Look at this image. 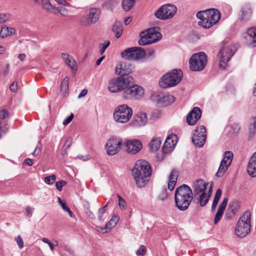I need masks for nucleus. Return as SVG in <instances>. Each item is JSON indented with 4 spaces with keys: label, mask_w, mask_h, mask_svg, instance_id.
<instances>
[{
    "label": "nucleus",
    "mask_w": 256,
    "mask_h": 256,
    "mask_svg": "<svg viewBox=\"0 0 256 256\" xmlns=\"http://www.w3.org/2000/svg\"><path fill=\"white\" fill-rule=\"evenodd\" d=\"M150 164L145 160H138L132 170V174L138 188H143L148 183L152 174Z\"/></svg>",
    "instance_id": "f257e3e1"
},
{
    "label": "nucleus",
    "mask_w": 256,
    "mask_h": 256,
    "mask_svg": "<svg viewBox=\"0 0 256 256\" xmlns=\"http://www.w3.org/2000/svg\"><path fill=\"white\" fill-rule=\"evenodd\" d=\"M192 198V190L188 186L182 184L176 188L174 194L175 204L180 210L184 211L187 210Z\"/></svg>",
    "instance_id": "f03ea898"
},
{
    "label": "nucleus",
    "mask_w": 256,
    "mask_h": 256,
    "mask_svg": "<svg viewBox=\"0 0 256 256\" xmlns=\"http://www.w3.org/2000/svg\"><path fill=\"white\" fill-rule=\"evenodd\" d=\"M196 17L200 20L198 26L204 28H208L218 23L220 18V12L215 8L201 10L196 13Z\"/></svg>",
    "instance_id": "7ed1b4c3"
},
{
    "label": "nucleus",
    "mask_w": 256,
    "mask_h": 256,
    "mask_svg": "<svg viewBox=\"0 0 256 256\" xmlns=\"http://www.w3.org/2000/svg\"><path fill=\"white\" fill-rule=\"evenodd\" d=\"M250 212H246L238 219L235 228L234 233L239 238L248 235L250 230Z\"/></svg>",
    "instance_id": "20e7f679"
},
{
    "label": "nucleus",
    "mask_w": 256,
    "mask_h": 256,
    "mask_svg": "<svg viewBox=\"0 0 256 256\" xmlns=\"http://www.w3.org/2000/svg\"><path fill=\"white\" fill-rule=\"evenodd\" d=\"M182 78V72L180 70H173L160 78V86L162 88L174 86L181 81Z\"/></svg>",
    "instance_id": "39448f33"
},
{
    "label": "nucleus",
    "mask_w": 256,
    "mask_h": 256,
    "mask_svg": "<svg viewBox=\"0 0 256 256\" xmlns=\"http://www.w3.org/2000/svg\"><path fill=\"white\" fill-rule=\"evenodd\" d=\"M132 115V110L126 104L117 106L113 112V118L115 122L119 124L128 122Z\"/></svg>",
    "instance_id": "423d86ee"
},
{
    "label": "nucleus",
    "mask_w": 256,
    "mask_h": 256,
    "mask_svg": "<svg viewBox=\"0 0 256 256\" xmlns=\"http://www.w3.org/2000/svg\"><path fill=\"white\" fill-rule=\"evenodd\" d=\"M207 61V56L204 52L194 54L189 60L190 68L194 72L201 71L206 67Z\"/></svg>",
    "instance_id": "0eeeda50"
},
{
    "label": "nucleus",
    "mask_w": 256,
    "mask_h": 256,
    "mask_svg": "<svg viewBox=\"0 0 256 256\" xmlns=\"http://www.w3.org/2000/svg\"><path fill=\"white\" fill-rule=\"evenodd\" d=\"M235 52V46L232 44L224 43L222 47L220 49L218 57L220 64V68H224L226 63L229 61Z\"/></svg>",
    "instance_id": "6e6552de"
},
{
    "label": "nucleus",
    "mask_w": 256,
    "mask_h": 256,
    "mask_svg": "<svg viewBox=\"0 0 256 256\" xmlns=\"http://www.w3.org/2000/svg\"><path fill=\"white\" fill-rule=\"evenodd\" d=\"M176 7L170 4H164L159 8L154 13L156 17L160 20L172 18L176 14Z\"/></svg>",
    "instance_id": "1a4fd4ad"
},
{
    "label": "nucleus",
    "mask_w": 256,
    "mask_h": 256,
    "mask_svg": "<svg viewBox=\"0 0 256 256\" xmlns=\"http://www.w3.org/2000/svg\"><path fill=\"white\" fill-rule=\"evenodd\" d=\"M151 100L158 107L168 106L172 104L176 100L172 94L166 93H155L151 96Z\"/></svg>",
    "instance_id": "9d476101"
},
{
    "label": "nucleus",
    "mask_w": 256,
    "mask_h": 256,
    "mask_svg": "<svg viewBox=\"0 0 256 256\" xmlns=\"http://www.w3.org/2000/svg\"><path fill=\"white\" fill-rule=\"evenodd\" d=\"M146 52L142 48L132 47L126 50L121 53V56L124 59L130 60H138L143 58Z\"/></svg>",
    "instance_id": "9b49d317"
},
{
    "label": "nucleus",
    "mask_w": 256,
    "mask_h": 256,
    "mask_svg": "<svg viewBox=\"0 0 256 256\" xmlns=\"http://www.w3.org/2000/svg\"><path fill=\"white\" fill-rule=\"evenodd\" d=\"M122 140L120 138H112L108 140L105 144L106 154L109 156H114L120 150Z\"/></svg>",
    "instance_id": "f8f14e48"
},
{
    "label": "nucleus",
    "mask_w": 256,
    "mask_h": 256,
    "mask_svg": "<svg viewBox=\"0 0 256 256\" xmlns=\"http://www.w3.org/2000/svg\"><path fill=\"white\" fill-rule=\"evenodd\" d=\"M233 154L230 151L226 152L221 161L218 172L216 174L217 177H222L227 170L228 166L232 163L233 158Z\"/></svg>",
    "instance_id": "ddd939ff"
},
{
    "label": "nucleus",
    "mask_w": 256,
    "mask_h": 256,
    "mask_svg": "<svg viewBox=\"0 0 256 256\" xmlns=\"http://www.w3.org/2000/svg\"><path fill=\"white\" fill-rule=\"evenodd\" d=\"M206 138V128L203 126H200L194 130L192 142L195 146L200 148L204 144Z\"/></svg>",
    "instance_id": "4468645a"
},
{
    "label": "nucleus",
    "mask_w": 256,
    "mask_h": 256,
    "mask_svg": "<svg viewBox=\"0 0 256 256\" xmlns=\"http://www.w3.org/2000/svg\"><path fill=\"white\" fill-rule=\"evenodd\" d=\"M144 89L140 86L134 85L124 91V96L128 99H140L144 95Z\"/></svg>",
    "instance_id": "2eb2a0df"
},
{
    "label": "nucleus",
    "mask_w": 256,
    "mask_h": 256,
    "mask_svg": "<svg viewBox=\"0 0 256 256\" xmlns=\"http://www.w3.org/2000/svg\"><path fill=\"white\" fill-rule=\"evenodd\" d=\"M100 14V9L90 8L89 14L82 18V24L86 26H88L92 24H95L98 20Z\"/></svg>",
    "instance_id": "dca6fc26"
},
{
    "label": "nucleus",
    "mask_w": 256,
    "mask_h": 256,
    "mask_svg": "<svg viewBox=\"0 0 256 256\" xmlns=\"http://www.w3.org/2000/svg\"><path fill=\"white\" fill-rule=\"evenodd\" d=\"M124 144L126 147V150L132 154H137L142 148L141 141L136 139L127 140Z\"/></svg>",
    "instance_id": "f3484780"
},
{
    "label": "nucleus",
    "mask_w": 256,
    "mask_h": 256,
    "mask_svg": "<svg viewBox=\"0 0 256 256\" xmlns=\"http://www.w3.org/2000/svg\"><path fill=\"white\" fill-rule=\"evenodd\" d=\"M211 187V190H212V185L211 183H206L204 180L202 179H198L195 180L192 184V188L194 192V194H198V193L205 192L206 190H209Z\"/></svg>",
    "instance_id": "a211bd4d"
},
{
    "label": "nucleus",
    "mask_w": 256,
    "mask_h": 256,
    "mask_svg": "<svg viewBox=\"0 0 256 256\" xmlns=\"http://www.w3.org/2000/svg\"><path fill=\"white\" fill-rule=\"evenodd\" d=\"M209 190H206L205 192H202L198 193V194H194V199L197 200V202L201 206H205L209 200L210 195L212 192L211 190V187Z\"/></svg>",
    "instance_id": "6ab92c4d"
},
{
    "label": "nucleus",
    "mask_w": 256,
    "mask_h": 256,
    "mask_svg": "<svg viewBox=\"0 0 256 256\" xmlns=\"http://www.w3.org/2000/svg\"><path fill=\"white\" fill-rule=\"evenodd\" d=\"M202 111L198 107H194L188 114L186 122L189 125H194L200 118Z\"/></svg>",
    "instance_id": "aec40b11"
},
{
    "label": "nucleus",
    "mask_w": 256,
    "mask_h": 256,
    "mask_svg": "<svg viewBox=\"0 0 256 256\" xmlns=\"http://www.w3.org/2000/svg\"><path fill=\"white\" fill-rule=\"evenodd\" d=\"M147 122L146 114L143 112H139L134 116L132 124L134 127H140L146 125Z\"/></svg>",
    "instance_id": "412c9836"
},
{
    "label": "nucleus",
    "mask_w": 256,
    "mask_h": 256,
    "mask_svg": "<svg viewBox=\"0 0 256 256\" xmlns=\"http://www.w3.org/2000/svg\"><path fill=\"white\" fill-rule=\"evenodd\" d=\"M132 71V66L126 62H121L118 64L116 68V72L121 76L128 74Z\"/></svg>",
    "instance_id": "4be33fe9"
},
{
    "label": "nucleus",
    "mask_w": 256,
    "mask_h": 256,
    "mask_svg": "<svg viewBox=\"0 0 256 256\" xmlns=\"http://www.w3.org/2000/svg\"><path fill=\"white\" fill-rule=\"evenodd\" d=\"M252 10L249 4H245L240 8L239 18L242 20H247L251 16Z\"/></svg>",
    "instance_id": "5701e85b"
},
{
    "label": "nucleus",
    "mask_w": 256,
    "mask_h": 256,
    "mask_svg": "<svg viewBox=\"0 0 256 256\" xmlns=\"http://www.w3.org/2000/svg\"><path fill=\"white\" fill-rule=\"evenodd\" d=\"M122 90L129 88L134 84V78L128 74H124V76L119 77Z\"/></svg>",
    "instance_id": "b1692460"
},
{
    "label": "nucleus",
    "mask_w": 256,
    "mask_h": 256,
    "mask_svg": "<svg viewBox=\"0 0 256 256\" xmlns=\"http://www.w3.org/2000/svg\"><path fill=\"white\" fill-rule=\"evenodd\" d=\"M108 88L112 93H116L122 91L119 77L110 80L108 82Z\"/></svg>",
    "instance_id": "393cba45"
},
{
    "label": "nucleus",
    "mask_w": 256,
    "mask_h": 256,
    "mask_svg": "<svg viewBox=\"0 0 256 256\" xmlns=\"http://www.w3.org/2000/svg\"><path fill=\"white\" fill-rule=\"evenodd\" d=\"M248 174L252 178L256 176V152L251 156L247 168Z\"/></svg>",
    "instance_id": "a878e982"
},
{
    "label": "nucleus",
    "mask_w": 256,
    "mask_h": 256,
    "mask_svg": "<svg viewBox=\"0 0 256 256\" xmlns=\"http://www.w3.org/2000/svg\"><path fill=\"white\" fill-rule=\"evenodd\" d=\"M144 32L150 44L156 42L162 38L161 34L156 32L154 28L149 29Z\"/></svg>",
    "instance_id": "bb28decb"
},
{
    "label": "nucleus",
    "mask_w": 256,
    "mask_h": 256,
    "mask_svg": "<svg viewBox=\"0 0 256 256\" xmlns=\"http://www.w3.org/2000/svg\"><path fill=\"white\" fill-rule=\"evenodd\" d=\"M247 44L252 46H256V28H251L248 30L245 36Z\"/></svg>",
    "instance_id": "cd10ccee"
},
{
    "label": "nucleus",
    "mask_w": 256,
    "mask_h": 256,
    "mask_svg": "<svg viewBox=\"0 0 256 256\" xmlns=\"http://www.w3.org/2000/svg\"><path fill=\"white\" fill-rule=\"evenodd\" d=\"M228 202V198H224L222 202L220 204V206H218V210L214 218V224H217L220 220L221 219L223 214L225 210V208H226L227 203Z\"/></svg>",
    "instance_id": "c85d7f7f"
},
{
    "label": "nucleus",
    "mask_w": 256,
    "mask_h": 256,
    "mask_svg": "<svg viewBox=\"0 0 256 256\" xmlns=\"http://www.w3.org/2000/svg\"><path fill=\"white\" fill-rule=\"evenodd\" d=\"M178 176V172L176 170H172L170 172L168 178V188L170 191L174 190Z\"/></svg>",
    "instance_id": "c756f323"
},
{
    "label": "nucleus",
    "mask_w": 256,
    "mask_h": 256,
    "mask_svg": "<svg viewBox=\"0 0 256 256\" xmlns=\"http://www.w3.org/2000/svg\"><path fill=\"white\" fill-rule=\"evenodd\" d=\"M176 143L174 142V140H172L170 136H168L166 138L165 142L162 146V151L164 154H168L170 152L172 151Z\"/></svg>",
    "instance_id": "7c9ffc66"
},
{
    "label": "nucleus",
    "mask_w": 256,
    "mask_h": 256,
    "mask_svg": "<svg viewBox=\"0 0 256 256\" xmlns=\"http://www.w3.org/2000/svg\"><path fill=\"white\" fill-rule=\"evenodd\" d=\"M62 58L64 60L66 65L72 69H76V62L73 58L66 53H62Z\"/></svg>",
    "instance_id": "2f4dec72"
},
{
    "label": "nucleus",
    "mask_w": 256,
    "mask_h": 256,
    "mask_svg": "<svg viewBox=\"0 0 256 256\" xmlns=\"http://www.w3.org/2000/svg\"><path fill=\"white\" fill-rule=\"evenodd\" d=\"M161 140L159 138H154L149 143V148L151 152H156L161 145Z\"/></svg>",
    "instance_id": "473e14b6"
},
{
    "label": "nucleus",
    "mask_w": 256,
    "mask_h": 256,
    "mask_svg": "<svg viewBox=\"0 0 256 256\" xmlns=\"http://www.w3.org/2000/svg\"><path fill=\"white\" fill-rule=\"evenodd\" d=\"M15 34L16 30L14 28L4 26L1 28L0 36L1 38H4L12 34Z\"/></svg>",
    "instance_id": "72a5a7b5"
},
{
    "label": "nucleus",
    "mask_w": 256,
    "mask_h": 256,
    "mask_svg": "<svg viewBox=\"0 0 256 256\" xmlns=\"http://www.w3.org/2000/svg\"><path fill=\"white\" fill-rule=\"evenodd\" d=\"M112 30L115 33L116 38H119L123 32V26L121 22L116 21L112 26Z\"/></svg>",
    "instance_id": "f704fd0d"
},
{
    "label": "nucleus",
    "mask_w": 256,
    "mask_h": 256,
    "mask_svg": "<svg viewBox=\"0 0 256 256\" xmlns=\"http://www.w3.org/2000/svg\"><path fill=\"white\" fill-rule=\"evenodd\" d=\"M109 203L110 201H108L104 207L99 210L98 212V220L100 221H104L108 218V214L106 212V208Z\"/></svg>",
    "instance_id": "c9c22d12"
},
{
    "label": "nucleus",
    "mask_w": 256,
    "mask_h": 256,
    "mask_svg": "<svg viewBox=\"0 0 256 256\" xmlns=\"http://www.w3.org/2000/svg\"><path fill=\"white\" fill-rule=\"evenodd\" d=\"M42 6L46 11L56 14V7L51 4L49 0H42Z\"/></svg>",
    "instance_id": "e433bc0d"
},
{
    "label": "nucleus",
    "mask_w": 256,
    "mask_h": 256,
    "mask_svg": "<svg viewBox=\"0 0 256 256\" xmlns=\"http://www.w3.org/2000/svg\"><path fill=\"white\" fill-rule=\"evenodd\" d=\"M222 192V190L220 189L217 190L212 206L211 210L212 212H214L215 210L219 200L221 196Z\"/></svg>",
    "instance_id": "4c0bfd02"
},
{
    "label": "nucleus",
    "mask_w": 256,
    "mask_h": 256,
    "mask_svg": "<svg viewBox=\"0 0 256 256\" xmlns=\"http://www.w3.org/2000/svg\"><path fill=\"white\" fill-rule=\"evenodd\" d=\"M58 204L62 206L63 210L65 212H67L70 218L73 217L74 214L72 211L67 206L66 202L62 200L60 197L58 198Z\"/></svg>",
    "instance_id": "58836bf2"
},
{
    "label": "nucleus",
    "mask_w": 256,
    "mask_h": 256,
    "mask_svg": "<svg viewBox=\"0 0 256 256\" xmlns=\"http://www.w3.org/2000/svg\"><path fill=\"white\" fill-rule=\"evenodd\" d=\"M120 0H103L102 7L106 10H110Z\"/></svg>",
    "instance_id": "ea45409f"
},
{
    "label": "nucleus",
    "mask_w": 256,
    "mask_h": 256,
    "mask_svg": "<svg viewBox=\"0 0 256 256\" xmlns=\"http://www.w3.org/2000/svg\"><path fill=\"white\" fill-rule=\"evenodd\" d=\"M119 218L116 216H112L109 222L106 224V228L110 230L114 228L118 222Z\"/></svg>",
    "instance_id": "a19ab883"
},
{
    "label": "nucleus",
    "mask_w": 256,
    "mask_h": 256,
    "mask_svg": "<svg viewBox=\"0 0 256 256\" xmlns=\"http://www.w3.org/2000/svg\"><path fill=\"white\" fill-rule=\"evenodd\" d=\"M256 132V118L254 117L251 120L249 127V135L252 137Z\"/></svg>",
    "instance_id": "79ce46f5"
},
{
    "label": "nucleus",
    "mask_w": 256,
    "mask_h": 256,
    "mask_svg": "<svg viewBox=\"0 0 256 256\" xmlns=\"http://www.w3.org/2000/svg\"><path fill=\"white\" fill-rule=\"evenodd\" d=\"M135 0H122V6L125 11L129 10L133 6Z\"/></svg>",
    "instance_id": "37998d69"
},
{
    "label": "nucleus",
    "mask_w": 256,
    "mask_h": 256,
    "mask_svg": "<svg viewBox=\"0 0 256 256\" xmlns=\"http://www.w3.org/2000/svg\"><path fill=\"white\" fill-rule=\"evenodd\" d=\"M138 44L140 46H144L150 44L144 32H143L141 33L140 38L138 40Z\"/></svg>",
    "instance_id": "c03bdc74"
},
{
    "label": "nucleus",
    "mask_w": 256,
    "mask_h": 256,
    "mask_svg": "<svg viewBox=\"0 0 256 256\" xmlns=\"http://www.w3.org/2000/svg\"><path fill=\"white\" fill-rule=\"evenodd\" d=\"M68 82L69 78L66 76L62 80L60 84L61 90L64 92H66L68 90Z\"/></svg>",
    "instance_id": "a18cd8bd"
},
{
    "label": "nucleus",
    "mask_w": 256,
    "mask_h": 256,
    "mask_svg": "<svg viewBox=\"0 0 256 256\" xmlns=\"http://www.w3.org/2000/svg\"><path fill=\"white\" fill-rule=\"evenodd\" d=\"M56 180V176L54 174L46 176L44 178V182L47 184H52L54 183Z\"/></svg>",
    "instance_id": "49530a36"
},
{
    "label": "nucleus",
    "mask_w": 256,
    "mask_h": 256,
    "mask_svg": "<svg viewBox=\"0 0 256 256\" xmlns=\"http://www.w3.org/2000/svg\"><path fill=\"white\" fill-rule=\"evenodd\" d=\"M110 42L109 40H105L103 43H100L99 44V48L100 53L102 54L104 52L105 50L110 46Z\"/></svg>",
    "instance_id": "de8ad7c7"
},
{
    "label": "nucleus",
    "mask_w": 256,
    "mask_h": 256,
    "mask_svg": "<svg viewBox=\"0 0 256 256\" xmlns=\"http://www.w3.org/2000/svg\"><path fill=\"white\" fill-rule=\"evenodd\" d=\"M146 252V249L144 246L141 245L136 252L137 256H144Z\"/></svg>",
    "instance_id": "09e8293b"
},
{
    "label": "nucleus",
    "mask_w": 256,
    "mask_h": 256,
    "mask_svg": "<svg viewBox=\"0 0 256 256\" xmlns=\"http://www.w3.org/2000/svg\"><path fill=\"white\" fill-rule=\"evenodd\" d=\"M57 12L60 13L62 16H67L68 14V11L66 8L62 6L56 8Z\"/></svg>",
    "instance_id": "8fccbe9b"
},
{
    "label": "nucleus",
    "mask_w": 256,
    "mask_h": 256,
    "mask_svg": "<svg viewBox=\"0 0 256 256\" xmlns=\"http://www.w3.org/2000/svg\"><path fill=\"white\" fill-rule=\"evenodd\" d=\"M10 14L6 13H0V24L6 22L10 18Z\"/></svg>",
    "instance_id": "3c124183"
},
{
    "label": "nucleus",
    "mask_w": 256,
    "mask_h": 256,
    "mask_svg": "<svg viewBox=\"0 0 256 256\" xmlns=\"http://www.w3.org/2000/svg\"><path fill=\"white\" fill-rule=\"evenodd\" d=\"M118 206L122 210H124L126 206V201L120 196H118Z\"/></svg>",
    "instance_id": "603ef678"
},
{
    "label": "nucleus",
    "mask_w": 256,
    "mask_h": 256,
    "mask_svg": "<svg viewBox=\"0 0 256 256\" xmlns=\"http://www.w3.org/2000/svg\"><path fill=\"white\" fill-rule=\"evenodd\" d=\"M15 240L20 249H22L24 248V241L22 238L18 236L15 238Z\"/></svg>",
    "instance_id": "864d4df0"
},
{
    "label": "nucleus",
    "mask_w": 256,
    "mask_h": 256,
    "mask_svg": "<svg viewBox=\"0 0 256 256\" xmlns=\"http://www.w3.org/2000/svg\"><path fill=\"white\" fill-rule=\"evenodd\" d=\"M10 118L8 112L5 110H0V119L5 120Z\"/></svg>",
    "instance_id": "5fc2aeb1"
},
{
    "label": "nucleus",
    "mask_w": 256,
    "mask_h": 256,
    "mask_svg": "<svg viewBox=\"0 0 256 256\" xmlns=\"http://www.w3.org/2000/svg\"><path fill=\"white\" fill-rule=\"evenodd\" d=\"M66 182L64 180H60L56 182V186L58 190L61 191L62 187L66 184Z\"/></svg>",
    "instance_id": "6e6d98bb"
},
{
    "label": "nucleus",
    "mask_w": 256,
    "mask_h": 256,
    "mask_svg": "<svg viewBox=\"0 0 256 256\" xmlns=\"http://www.w3.org/2000/svg\"><path fill=\"white\" fill-rule=\"evenodd\" d=\"M85 213L86 216L91 219H94L95 216L94 213L90 210V207L88 206L85 210Z\"/></svg>",
    "instance_id": "4d7b16f0"
},
{
    "label": "nucleus",
    "mask_w": 256,
    "mask_h": 256,
    "mask_svg": "<svg viewBox=\"0 0 256 256\" xmlns=\"http://www.w3.org/2000/svg\"><path fill=\"white\" fill-rule=\"evenodd\" d=\"M42 240L44 242L48 244L52 250H54V245L47 238H42Z\"/></svg>",
    "instance_id": "13d9d810"
},
{
    "label": "nucleus",
    "mask_w": 256,
    "mask_h": 256,
    "mask_svg": "<svg viewBox=\"0 0 256 256\" xmlns=\"http://www.w3.org/2000/svg\"><path fill=\"white\" fill-rule=\"evenodd\" d=\"M73 118H74V115L72 114H71L69 116H68L63 121V122H62L64 126L68 125L72 120Z\"/></svg>",
    "instance_id": "bf43d9fd"
},
{
    "label": "nucleus",
    "mask_w": 256,
    "mask_h": 256,
    "mask_svg": "<svg viewBox=\"0 0 256 256\" xmlns=\"http://www.w3.org/2000/svg\"><path fill=\"white\" fill-rule=\"evenodd\" d=\"M17 82H13L10 86V90L14 92H15L17 90Z\"/></svg>",
    "instance_id": "052dcab7"
},
{
    "label": "nucleus",
    "mask_w": 256,
    "mask_h": 256,
    "mask_svg": "<svg viewBox=\"0 0 256 256\" xmlns=\"http://www.w3.org/2000/svg\"><path fill=\"white\" fill-rule=\"evenodd\" d=\"M25 216H26L30 217L32 215V210L29 206L26 208Z\"/></svg>",
    "instance_id": "680f3d73"
},
{
    "label": "nucleus",
    "mask_w": 256,
    "mask_h": 256,
    "mask_svg": "<svg viewBox=\"0 0 256 256\" xmlns=\"http://www.w3.org/2000/svg\"><path fill=\"white\" fill-rule=\"evenodd\" d=\"M108 228H106L105 226L104 228L100 227V226H98L97 230L98 232L102 233V234H106L108 232Z\"/></svg>",
    "instance_id": "e2e57ef3"
},
{
    "label": "nucleus",
    "mask_w": 256,
    "mask_h": 256,
    "mask_svg": "<svg viewBox=\"0 0 256 256\" xmlns=\"http://www.w3.org/2000/svg\"><path fill=\"white\" fill-rule=\"evenodd\" d=\"M8 131V128L6 126H0V132L1 133L3 134H6Z\"/></svg>",
    "instance_id": "0e129e2a"
},
{
    "label": "nucleus",
    "mask_w": 256,
    "mask_h": 256,
    "mask_svg": "<svg viewBox=\"0 0 256 256\" xmlns=\"http://www.w3.org/2000/svg\"><path fill=\"white\" fill-rule=\"evenodd\" d=\"M88 93V90L86 89H84L82 90L80 93L79 94L78 98H79L84 97Z\"/></svg>",
    "instance_id": "69168bd1"
},
{
    "label": "nucleus",
    "mask_w": 256,
    "mask_h": 256,
    "mask_svg": "<svg viewBox=\"0 0 256 256\" xmlns=\"http://www.w3.org/2000/svg\"><path fill=\"white\" fill-rule=\"evenodd\" d=\"M72 144V140L71 138H68L65 144H64V146L66 147L67 148H68L70 146H71Z\"/></svg>",
    "instance_id": "338daca9"
},
{
    "label": "nucleus",
    "mask_w": 256,
    "mask_h": 256,
    "mask_svg": "<svg viewBox=\"0 0 256 256\" xmlns=\"http://www.w3.org/2000/svg\"><path fill=\"white\" fill-rule=\"evenodd\" d=\"M132 16H129V17H128L126 18H125L124 20V24L126 25H128V24L132 20Z\"/></svg>",
    "instance_id": "774afa93"
}]
</instances>
